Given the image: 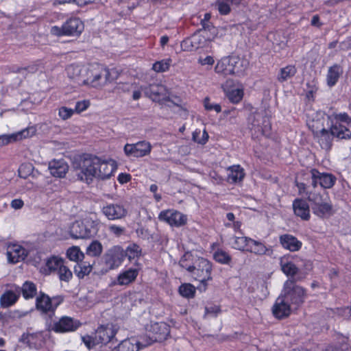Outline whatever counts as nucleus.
<instances>
[{"instance_id": "1", "label": "nucleus", "mask_w": 351, "mask_h": 351, "mask_svg": "<svg viewBox=\"0 0 351 351\" xmlns=\"http://www.w3.org/2000/svg\"><path fill=\"white\" fill-rule=\"evenodd\" d=\"M69 78L79 85H86L96 89H101L117 79L112 76V71L104 64L94 62L87 65L71 64L66 69Z\"/></svg>"}, {"instance_id": "2", "label": "nucleus", "mask_w": 351, "mask_h": 351, "mask_svg": "<svg viewBox=\"0 0 351 351\" xmlns=\"http://www.w3.org/2000/svg\"><path fill=\"white\" fill-rule=\"evenodd\" d=\"M327 124L328 128L321 130H311L313 136L317 139L322 149H330L335 138L338 140L350 139L351 131L349 126L351 124V117L347 112H332L327 114Z\"/></svg>"}, {"instance_id": "3", "label": "nucleus", "mask_w": 351, "mask_h": 351, "mask_svg": "<svg viewBox=\"0 0 351 351\" xmlns=\"http://www.w3.org/2000/svg\"><path fill=\"white\" fill-rule=\"evenodd\" d=\"M117 169V166L114 160H102L97 156H90L83 160L77 178L80 180L90 184L93 178L101 180L110 178Z\"/></svg>"}, {"instance_id": "4", "label": "nucleus", "mask_w": 351, "mask_h": 351, "mask_svg": "<svg viewBox=\"0 0 351 351\" xmlns=\"http://www.w3.org/2000/svg\"><path fill=\"white\" fill-rule=\"evenodd\" d=\"M250 62L244 57L231 54L221 58L215 67L217 74L224 77L228 75L243 76L249 66Z\"/></svg>"}, {"instance_id": "5", "label": "nucleus", "mask_w": 351, "mask_h": 351, "mask_svg": "<svg viewBox=\"0 0 351 351\" xmlns=\"http://www.w3.org/2000/svg\"><path fill=\"white\" fill-rule=\"evenodd\" d=\"M291 307L298 309L304 303L306 298V289L295 284V280H288L285 283V293L281 295Z\"/></svg>"}, {"instance_id": "6", "label": "nucleus", "mask_w": 351, "mask_h": 351, "mask_svg": "<svg viewBox=\"0 0 351 351\" xmlns=\"http://www.w3.org/2000/svg\"><path fill=\"white\" fill-rule=\"evenodd\" d=\"M84 28L83 21L78 17H70L61 27L52 26L50 29L51 35L60 36H77L81 34Z\"/></svg>"}, {"instance_id": "7", "label": "nucleus", "mask_w": 351, "mask_h": 351, "mask_svg": "<svg viewBox=\"0 0 351 351\" xmlns=\"http://www.w3.org/2000/svg\"><path fill=\"white\" fill-rule=\"evenodd\" d=\"M64 302V297L56 295L49 297L47 293L40 291L36 298L35 306L42 314L54 315L57 308Z\"/></svg>"}, {"instance_id": "8", "label": "nucleus", "mask_w": 351, "mask_h": 351, "mask_svg": "<svg viewBox=\"0 0 351 351\" xmlns=\"http://www.w3.org/2000/svg\"><path fill=\"white\" fill-rule=\"evenodd\" d=\"M213 263L203 257H197L195 260L194 269L191 275L195 280L203 285L204 289L208 286V282L212 280Z\"/></svg>"}, {"instance_id": "9", "label": "nucleus", "mask_w": 351, "mask_h": 351, "mask_svg": "<svg viewBox=\"0 0 351 351\" xmlns=\"http://www.w3.org/2000/svg\"><path fill=\"white\" fill-rule=\"evenodd\" d=\"M215 37L208 35L205 32L197 31L191 36L184 38L181 42V47L184 51H193L199 49L208 47Z\"/></svg>"}, {"instance_id": "10", "label": "nucleus", "mask_w": 351, "mask_h": 351, "mask_svg": "<svg viewBox=\"0 0 351 351\" xmlns=\"http://www.w3.org/2000/svg\"><path fill=\"white\" fill-rule=\"evenodd\" d=\"M251 130L253 137L258 138L260 136L269 137L271 134L270 117L260 112L255 113L252 121Z\"/></svg>"}, {"instance_id": "11", "label": "nucleus", "mask_w": 351, "mask_h": 351, "mask_svg": "<svg viewBox=\"0 0 351 351\" xmlns=\"http://www.w3.org/2000/svg\"><path fill=\"white\" fill-rule=\"evenodd\" d=\"M81 325L82 323L79 319L63 315L53 322L51 330L56 333L64 334L76 331Z\"/></svg>"}, {"instance_id": "12", "label": "nucleus", "mask_w": 351, "mask_h": 351, "mask_svg": "<svg viewBox=\"0 0 351 351\" xmlns=\"http://www.w3.org/2000/svg\"><path fill=\"white\" fill-rule=\"evenodd\" d=\"M152 146L149 141H140L135 143H127L123 151L128 157L142 158L150 154Z\"/></svg>"}, {"instance_id": "13", "label": "nucleus", "mask_w": 351, "mask_h": 351, "mask_svg": "<svg viewBox=\"0 0 351 351\" xmlns=\"http://www.w3.org/2000/svg\"><path fill=\"white\" fill-rule=\"evenodd\" d=\"M311 186L315 189L319 185L324 189L332 188L336 182V177L332 173H321L318 169L313 168L310 171Z\"/></svg>"}, {"instance_id": "14", "label": "nucleus", "mask_w": 351, "mask_h": 351, "mask_svg": "<svg viewBox=\"0 0 351 351\" xmlns=\"http://www.w3.org/2000/svg\"><path fill=\"white\" fill-rule=\"evenodd\" d=\"M158 219L172 227H181L187 223V216L174 209L162 210L158 215Z\"/></svg>"}, {"instance_id": "15", "label": "nucleus", "mask_w": 351, "mask_h": 351, "mask_svg": "<svg viewBox=\"0 0 351 351\" xmlns=\"http://www.w3.org/2000/svg\"><path fill=\"white\" fill-rule=\"evenodd\" d=\"M104 263L110 269L119 267L124 261L123 248L120 245H114L105 253Z\"/></svg>"}, {"instance_id": "16", "label": "nucleus", "mask_w": 351, "mask_h": 351, "mask_svg": "<svg viewBox=\"0 0 351 351\" xmlns=\"http://www.w3.org/2000/svg\"><path fill=\"white\" fill-rule=\"evenodd\" d=\"M145 94L149 97L152 101L159 104H163L165 101H171L174 105L178 106V104L173 103L170 97L167 95L166 87L160 84H149L144 88Z\"/></svg>"}, {"instance_id": "17", "label": "nucleus", "mask_w": 351, "mask_h": 351, "mask_svg": "<svg viewBox=\"0 0 351 351\" xmlns=\"http://www.w3.org/2000/svg\"><path fill=\"white\" fill-rule=\"evenodd\" d=\"M151 338L156 342H162L170 337V326L164 322H155L151 325Z\"/></svg>"}, {"instance_id": "18", "label": "nucleus", "mask_w": 351, "mask_h": 351, "mask_svg": "<svg viewBox=\"0 0 351 351\" xmlns=\"http://www.w3.org/2000/svg\"><path fill=\"white\" fill-rule=\"evenodd\" d=\"M274 317L278 319H283L288 317L291 313V307L289 303L280 295L275 301L272 308Z\"/></svg>"}, {"instance_id": "19", "label": "nucleus", "mask_w": 351, "mask_h": 351, "mask_svg": "<svg viewBox=\"0 0 351 351\" xmlns=\"http://www.w3.org/2000/svg\"><path fill=\"white\" fill-rule=\"evenodd\" d=\"M101 212L109 220L121 219L128 213L125 207L118 204H107L102 208Z\"/></svg>"}, {"instance_id": "20", "label": "nucleus", "mask_w": 351, "mask_h": 351, "mask_svg": "<svg viewBox=\"0 0 351 351\" xmlns=\"http://www.w3.org/2000/svg\"><path fill=\"white\" fill-rule=\"evenodd\" d=\"M116 332L110 326H100L95 332V341L99 345H106L114 337Z\"/></svg>"}, {"instance_id": "21", "label": "nucleus", "mask_w": 351, "mask_h": 351, "mask_svg": "<svg viewBox=\"0 0 351 351\" xmlns=\"http://www.w3.org/2000/svg\"><path fill=\"white\" fill-rule=\"evenodd\" d=\"M279 242L284 249L292 252L299 251L302 247V241L289 234H281L279 237Z\"/></svg>"}, {"instance_id": "22", "label": "nucleus", "mask_w": 351, "mask_h": 351, "mask_svg": "<svg viewBox=\"0 0 351 351\" xmlns=\"http://www.w3.org/2000/svg\"><path fill=\"white\" fill-rule=\"evenodd\" d=\"M293 255L287 254L280 258L281 270L287 276L294 277L298 272L299 269L293 263Z\"/></svg>"}, {"instance_id": "23", "label": "nucleus", "mask_w": 351, "mask_h": 351, "mask_svg": "<svg viewBox=\"0 0 351 351\" xmlns=\"http://www.w3.org/2000/svg\"><path fill=\"white\" fill-rule=\"evenodd\" d=\"M62 263H64L62 258L52 255L45 260V263L40 267V271L45 276L50 275L52 273H56Z\"/></svg>"}, {"instance_id": "24", "label": "nucleus", "mask_w": 351, "mask_h": 351, "mask_svg": "<svg viewBox=\"0 0 351 351\" xmlns=\"http://www.w3.org/2000/svg\"><path fill=\"white\" fill-rule=\"evenodd\" d=\"M294 214L302 220L308 221L311 218L310 207L306 200L302 198H296L293 202Z\"/></svg>"}, {"instance_id": "25", "label": "nucleus", "mask_w": 351, "mask_h": 351, "mask_svg": "<svg viewBox=\"0 0 351 351\" xmlns=\"http://www.w3.org/2000/svg\"><path fill=\"white\" fill-rule=\"evenodd\" d=\"M69 167L63 159L53 160L49 163L50 173L56 178H64L69 171Z\"/></svg>"}, {"instance_id": "26", "label": "nucleus", "mask_w": 351, "mask_h": 351, "mask_svg": "<svg viewBox=\"0 0 351 351\" xmlns=\"http://www.w3.org/2000/svg\"><path fill=\"white\" fill-rule=\"evenodd\" d=\"M312 210L315 215L322 219H328L334 214L333 205L330 199L317 206H312Z\"/></svg>"}, {"instance_id": "27", "label": "nucleus", "mask_w": 351, "mask_h": 351, "mask_svg": "<svg viewBox=\"0 0 351 351\" xmlns=\"http://www.w3.org/2000/svg\"><path fill=\"white\" fill-rule=\"evenodd\" d=\"M247 252L257 256H271L273 254V250L271 246L267 247L264 243L253 239L251 241Z\"/></svg>"}, {"instance_id": "28", "label": "nucleus", "mask_w": 351, "mask_h": 351, "mask_svg": "<svg viewBox=\"0 0 351 351\" xmlns=\"http://www.w3.org/2000/svg\"><path fill=\"white\" fill-rule=\"evenodd\" d=\"M228 171L227 181L230 184L241 182L245 178L244 169L240 165H232L228 168Z\"/></svg>"}, {"instance_id": "29", "label": "nucleus", "mask_w": 351, "mask_h": 351, "mask_svg": "<svg viewBox=\"0 0 351 351\" xmlns=\"http://www.w3.org/2000/svg\"><path fill=\"white\" fill-rule=\"evenodd\" d=\"M139 273L138 268H129L121 272L117 277V284L119 285H128L134 282Z\"/></svg>"}, {"instance_id": "30", "label": "nucleus", "mask_w": 351, "mask_h": 351, "mask_svg": "<svg viewBox=\"0 0 351 351\" xmlns=\"http://www.w3.org/2000/svg\"><path fill=\"white\" fill-rule=\"evenodd\" d=\"M141 343L134 338H128L121 341L112 351H139Z\"/></svg>"}, {"instance_id": "31", "label": "nucleus", "mask_w": 351, "mask_h": 351, "mask_svg": "<svg viewBox=\"0 0 351 351\" xmlns=\"http://www.w3.org/2000/svg\"><path fill=\"white\" fill-rule=\"evenodd\" d=\"M21 250L22 245L16 243H9L6 252L8 263L14 264L19 262L20 258L22 256Z\"/></svg>"}, {"instance_id": "32", "label": "nucleus", "mask_w": 351, "mask_h": 351, "mask_svg": "<svg viewBox=\"0 0 351 351\" xmlns=\"http://www.w3.org/2000/svg\"><path fill=\"white\" fill-rule=\"evenodd\" d=\"M342 73V67L337 64H335L334 65L329 67L326 75L328 86L330 87L335 86L338 82L339 78Z\"/></svg>"}, {"instance_id": "33", "label": "nucleus", "mask_w": 351, "mask_h": 351, "mask_svg": "<svg viewBox=\"0 0 351 351\" xmlns=\"http://www.w3.org/2000/svg\"><path fill=\"white\" fill-rule=\"evenodd\" d=\"M210 19L211 14L210 12L205 13L204 18L200 21V25L202 28L198 31L205 32L207 34L216 37L218 34V30L210 21Z\"/></svg>"}, {"instance_id": "34", "label": "nucleus", "mask_w": 351, "mask_h": 351, "mask_svg": "<svg viewBox=\"0 0 351 351\" xmlns=\"http://www.w3.org/2000/svg\"><path fill=\"white\" fill-rule=\"evenodd\" d=\"M93 270V265L88 261L83 260L77 263L74 266V273L80 279L84 278L88 276Z\"/></svg>"}, {"instance_id": "35", "label": "nucleus", "mask_w": 351, "mask_h": 351, "mask_svg": "<svg viewBox=\"0 0 351 351\" xmlns=\"http://www.w3.org/2000/svg\"><path fill=\"white\" fill-rule=\"evenodd\" d=\"M330 196L328 192L323 191L322 192H317L315 189L311 191L308 194V201L311 203L312 206H317L319 204L328 201Z\"/></svg>"}, {"instance_id": "36", "label": "nucleus", "mask_w": 351, "mask_h": 351, "mask_svg": "<svg viewBox=\"0 0 351 351\" xmlns=\"http://www.w3.org/2000/svg\"><path fill=\"white\" fill-rule=\"evenodd\" d=\"M19 298V296L13 291H5L0 297V305L2 308H8L14 305Z\"/></svg>"}, {"instance_id": "37", "label": "nucleus", "mask_w": 351, "mask_h": 351, "mask_svg": "<svg viewBox=\"0 0 351 351\" xmlns=\"http://www.w3.org/2000/svg\"><path fill=\"white\" fill-rule=\"evenodd\" d=\"M297 73V69L293 64H289L283 68H281L277 75V80L283 83L289 79L293 77Z\"/></svg>"}, {"instance_id": "38", "label": "nucleus", "mask_w": 351, "mask_h": 351, "mask_svg": "<svg viewBox=\"0 0 351 351\" xmlns=\"http://www.w3.org/2000/svg\"><path fill=\"white\" fill-rule=\"evenodd\" d=\"M100 226V223L97 221H87L85 223V226H82L83 228H85L82 235L85 236V239L95 237L97 235Z\"/></svg>"}, {"instance_id": "39", "label": "nucleus", "mask_w": 351, "mask_h": 351, "mask_svg": "<svg viewBox=\"0 0 351 351\" xmlns=\"http://www.w3.org/2000/svg\"><path fill=\"white\" fill-rule=\"evenodd\" d=\"M224 92L229 101L234 104H239L244 95L243 88H224Z\"/></svg>"}, {"instance_id": "40", "label": "nucleus", "mask_w": 351, "mask_h": 351, "mask_svg": "<svg viewBox=\"0 0 351 351\" xmlns=\"http://www.w3.org/2000/svg\"><path fill=\"white\" fill-rule=\"evenodd\" d=\"M252 238L244 236L234 237L232 247L242 252H247L251 243Z\"/></svg>"}, {"instance_id": "41", "label": "nucleus", "mask_w": 351, "mask_h": 351, "mask_svg": "<svg viewBox=\"0 0 351 351\" xmlns=\"http://www.w3.org/2000/svg\"><path fill=\"white\" fill-rule=\"evenodd\" d=\"M38 295L37 285L34 282L29 280L23 282V299H33Z\"/></svg>"}, {"instance_id": "42", "label": "nucleus", "mask_w": 351, "mask_h": 351, "mask_svg": "<svg viewBox=\"0 0 351 351\" xmlns=\"http://www.w3.org/2000/svg\"><path fill=\"white\" fill-rule=\"evenodd\" d=\"M124 258L127 257L130 261L138 259L141 255V248L136 243L130 244L123 250Z\"/></svg>"}, {"instance_id": "43", "label": "nucleus", "mask_w": 351, "mask_h": 351, "mask_svg": "<svg viewBox=\"0 0 351 351\" xmlns=\"http://www.w3.org/2000/svg\"><path fill=\"white\" fill-rule=\"evenodd\" d=\"M213 259L218 263L221 265H230L232 262V256L228 252L221 248H218L213 254Z\"/></svg>"}, {"instance_id": "44", "label": "nucleus", "mask_w": 351, "mask_h": 351, "mask_svg": "<svg viewBox=\"0 0 351 351\" xmlns=\"http://www.w3.org/2000/svg\"><path fill=\"white\" fill-rule=\"evenodd\" d=\"M103 252V246L101 243L97 241H93L87 247L86 253L91 257H99Z\"/></svg>"}, {"instance_id": "45", "label": "nucleus", "mask_w": 351, "mask_h": 351, "mask_svg": "<svg viewBox=\"0 0 351 351\" xmlns=\"http://www.w3.org/2000/svg\"><path fill=\"white\" fill-rule=\"evenodd\" d=\"M172 60L170 58L155 62L152 64V69L156 73H164L169 71Z\"/></svg>"}, {"instance_id": "46", "label": "nucleus", "mask_w": 351, "mask_h": 351, "mask_svg": "<svg viewBox=\"0 0 351 351\" xmlns=\"http://www.w3.org/2000/svg\"><path fill=\"white\" fill-rule=\"evenodd\" d=\"M66 257L72 261L78 263L84 258V254L77 246H72L66 250Z\"/></svg>"}, {"instance_id": "47", "label": "nucleus", "mask_w": 351, "mask_h": 351, "mask_svg": "<svg viewBox=\"0 0 351 351\" xmlns=\"http://www.w3.org/2000/svg\"><path fill=\"white\" fill-rule=\"evenodd\" d=\"M22 138V130L10 134L0 135V147L14 143Z\"/></svg>"}, {"instance_id": "48", "label": "nucleus", "mask_w": 351, "mask_h": 351, "mask_svg": "<svg viewBox=\"0 0 351 351\" xmlns=\"http://www.w3.org/2000/svg\"><path fill=\"white\" fill-rule=\"evenodd\" d=\"M200 134V129H195L192 133V140L197 144L204 145L208 141L209 135L206 129L203 130L201 137L199 136Z\"/></svg>"}, {"instance_id": "49", "label": "nucleus", "mask_w": 351, "mask_h": 351, "mask_svg": "<svg viewBox=\"0 0 351 351\" xmlns=\"http://www.w3.org/2000/svg\"><path fill=\"white\" fill-rule=\"evenodd\" d=\"M178 291L184 298H193L195 294V288L190 283H184L179 287Z\"/></svg>"}, {"instance_id": "50", "label": "nucleus", "mask_w": 351, "mask_h": 351, "mask_svg": "<svg viewBox=\"0 0 351 351\" xmlns=\"http://www.w3.org/2000/svg\"><path fill=\"white\" fill-rule=\"evenodd\" d=\"M61 281L69 282L73 277L72 271L69 268L62 263L56 272Z\"/></svg>"}, {"instance_id": "51", "label": "nucleus", "mask_w": 351, "mask_h": 351, "mask_svg": "<svg viewBox=\"0 0 351 351\" xmlns=\"http://www.w3.org/2000/svg\"><path fill=\"white\" fill-rule=\"evenodd\" d=\"M179 265L191 274L195 266V261H193V256L188 254H184L180 260Z\"/></svg>"}, {"instance_id": "52", "label": "nucleus", "mask_w": 351, "mask_h": 351, "mask_svg": "<svg viewBox=\"0 0 351 351\" xmlns=\"http://www.w3.org/2000/svg\"><path fill=\"white\" fill-rule=\"evenodd\" d=\"M82 226H85V223L77 221L73 224L71 229L72 237L75 239H85V236L82 235L85 228H83Z\"/></svg>"}, {"instance_id": "53", "label": "nucleus", "mask_w": 351, "mask_h": 351, "mask_svg": "<svg viewBox=\"0 0 351 351\" xmlns=\"http://www.w3.org/2000/svg\"><path fill=\"white\" fill-rule=\"evenodd\" d=\"M229 0H217L216 6L220 14L227 15L231 12Z\"/></svg>"}, {"instance_id": "54", "label": "nucleus", "mask_w": 351, "mask_h": 351, "mask_svg": "<svg viewBox=\"0 0 351 351\" xmlns=\"http://www.w3.org/2000/svg\"><path fill=\"white\" fill-rule=\"evenodd\" d=\"M307 90L306 91V98L308 101H315V95L318 90V86L315 81L307 82L306 84Z\"/></svg>"}, {"instance_id": "55", "label": "nucleus", "mask_w": 351, "mask_h": 351, "mask_svg": "<svg viewBox=\"0 0 351 351\" xmlns=\"http://www.w3.org/2000/svg\"><path fill=\"white\" fill-rule=\"evenodd\" d=\"M74 113L73 109L66 106H62L58 109V116L64 121L70 119Z\"/></svg>"}, {"instance_id": "56", "label": "nucleus", "mask_w": 351, "mask_h": 351, "mask_svg": "<svg viewBox=\"0 0 351 351\" xmlns=\"http://www.w3.org/2000/svg\"><path fill=\"white\" fill-rule=\"evenodd\" d=\"M90 102L88 99L78 101L75 104V109H73L74 112L80 114L81 112L86 110L90 107Z\"/></svg>"}, {"instance_id": "57", "label": "nucleus", "mask_w": 351, "mask_h": 351, "mask_svg": "<svg viewBox=\"0 0 351 351\" xmlns=\"http://www.w3.org/2000/svg\"><path fill=\"white\" fill-rule=\"evenodd\" d=\"M204 106L208 111L215 110L217 113L221 111V106L218 104H211L210 99L208 97H206L204 99Z\"/></svg>"}, {"instance_id": "58", "label": "nucleus", "mask_w": 351, "mask_h": 351, "mask_svg": "<svg viewBox=\"0 0 351 351\" xmlns=\"http://www.w3.org/2000/svg\"><path fill=\"white\" fill-rule=\"evenodd\" d=\"M295 186H297L298 189V194L300 195H305L307 197H308V194L310 193L311 191H308L307 189L306 184L304 182H295Z\"/></svg>"}, {"instance_id": "59", "label": "nucleus", "mask_w": 351, "mask_h": 351, "mask_svg": "<svg viewBox=\"0 0 351 351\" xmlns=\"http://www.w3.org/2000/svg\"><path fill=\"white\" fill-rule=\"evenodd\" d=\"M242 223L240 221H235L232 223H226L225 226L228 228H232L235 232H239L241 234H243L241 228Z\"/></svg>"}, {"instance_id": "60", "label": "nucleus", "mask_w": 351, "mask_h": 351, "mask_svg": "<svg viewBox=\"0 0 351 351\" xmlns=\"http://www.w3.org/2000/svg\"><path fill=\"white\" fill-rule=\"evenodd\" d=\"M131 179V175L128 173H120L117 177L118 182L121 184L129 182Z\"/></svg>"}, {"instance_id": "61", "label": "nucleus", "mask_w": 351, "mask_h": 351, "mask_svg": "<svg viewBox=\"0 0 351 351\" xmlns=\"http://www.w3.org/2000/svg\"><path fill=\"white\" fill-rule=\"evenodd\" d=\"M37 130L35 125L29 126L25 129H23V138L32 137L34 136Z\"/></svg>"}, {"instance_id": "62", "label": "nucleus", "mask_w": 351, "mask_h": 351, "mask_svg": "<svg viewBox=\"0 0 351 351\" xmlns=\"http://www.w3.org/2000/svg\"><path fill=\"white\" fill-rule=\"evenodd\" d=\"M84 343L86 345V346L88 349H92L96 346L99 345V343H96V341H95V337H87V338H84Z\"/></svg>"}, {"instance_id": "63", "label": "nucleus", "mask_w": 351, "mask_h": 351, "mask_svg": "<svg viewBox=\"0 0 351 351\" xmlns=\"http://www.w3.org/2000/svg\"><path fill=\"white\" fill-rule=\"evenodd\" d=\"M109 230L116 236H120L123 232V228L117 225H111Z\"/></svg>"}, {"instance_id": "64", "label": "nucleus", "mask_w": 351, "mask_h": 351, "mask_svg": "<svg viewBox=\"0 0 351 351\" xmlns=\"http://www.w3.org/2000/svg\"><path fill=\"white\" fill-rule=\"evenodd\" d=\"M311 25L317 28H320L322 26L323 23L320 21V17L318 14H315L312 17Z\"/></svg>"}]
</instances>
